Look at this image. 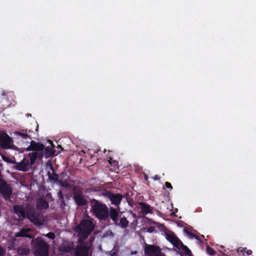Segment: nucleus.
<instances>
[{"label":"nucleus","instance_id":"1","mask_svg":"<svg viewBox=\"0 0 256 256\" xmlns=\"http://www.w3.org/2000/svg\"><path fill=\"white\" fill-rule=\"evenodd\" d=\"M14 210L20 220H23L27 218L36 226H39L44 224V220L43 215L34 208L26 212L24 205L18 204L14 206Z\"/></svg>","mask_w":256,"mask_h":256},{"label":"nucleus","instance_id":"2","mask_svg":"<svg viewBox=\"0 0 256 256\" xmlns=\"http://www.w3.org/2000/svg\"><path fill=\"white\" fill-rule=\"evenodd\" d=\"M92 210L94 215L100 220H106L109 216L108 208L106 204L96 199L90 200Z\"/></svg>","mask_w":256,"mask_h":256},{"label":"nucleus","instance_id":"3","mask_svg":"<svg viewBox=\"0 0 256 256\" xmlns=\"http://www.w3.org/2000/svg\"><path fill=\"white\" fill-rule=\"evenodd\" d=\"M95 224L92 219H84L75 227L74 231L78 233L80 238L86 239L94 230Z\"/></svg>","mask_w":256,"mask_h":256},{"label":"nucleus","instance_id":"4","mask_svg":"<svg viewBox=\"0 0 256 256\" xmlns=\"http://www.w3.org/2000/svg\"><path fill=\"white\" fill-rule=\"evenodd\" d=\"M32 244L37 256H48V245L42 238H38L33 240Z\"/></svg>","mask_w":256,"mask_h":256},{"label":"nucleus","instance_id":"5","mask_svg":"<svg viewBox=\"0 0 256 256\" xmlns=\"http://www.w3.org/2000/svg\"><path fill=\"white\" fill-rule=\"evenodd\" d=\"M73 200L78 206H84L88 204V196H85L83 192L78 188H74L72 192Z\"/></svg>","mask_w":256,"mask_h":256},{"label":"nucleus","instance_id":"6","mask_svg":"<svg viewBox=\"0 0 256 256\" xmlns=\"http://www.w3.org/2000/svg\"><path fill=\"white\" fill-rule=\"evenodd\" d=\"M102 194L108 198L112 204L114 205L118 208V210H120V204L124 198L122 194L118 193L114 194L110 191L104 190L102 192Z\"/></svg>","mask_w":256,"mask_h":256},{"label":"nucleus","instance_id":"7","mask_svg":"<svg viewBox=\"0 0 256 256\" xmlns=\"http://www.w3.org/2000/svg\"><path fill=\"white\" fill-rule=\"evenodd\" d=\"M0 193L6 200H10L12 194L11 186L3 179H0Z\"/></svg>","mask_w":256,"mask_h":256},{"label":"nucleus","instance_id":"8","mask_svg":"<svg viewBox=\"0 0 256 256\" xmlns=\"http://www.w3.org/2000/svg\"><path fill=\"white\" fill-rule=\"evenodd\" d=\"M144 254L146 256H160V254H164L162 252L160 246L151 245L146 244L144 247Z\"/></svg>","mask_w":256,"mask_h":256},{"label":"nucleus","instance_id":"9","mask_svg":"<svg viewBox=\"0 0 256 256\" xmlns=\"http://www.w3.org/2000/svg\"><path fill=\"white\" fill-rule=\"evenodd\" d=\"M12 142V138L8 134L4 132L0 133V146L2 148L4 149L10 148Z\"/></svg>","mask_w":256,"mask_h":256},{"label":"nucleus","instance_id":"10","mask_svg":"<svg viewBox=\"0 0 256 256\" xmlns=\"http://www.w3.org/2000/svg\"><path fill=\"white\" fill-rule=\"evenodd\" d=\"M44 148V146L39 142H36L34 140H32L30 145L26 148L27 151H34V152H38L43 153Z\"/></svg>","mask_w":256,"mask_h":256},{"label":"nucleus","instance_id":"11","mask_svg":"<svg viewBox=\"0 0 256 256\" xmlns=\"http://www.w3.org/2000/svg\"><path fill=\"white\" fill-rule=\"evenodd\" d=\"M14 164H16L14 166L16 170L22 172H26L28 170L30 162L28 160L24 158L20 162H17L14 161Z\"/></svg>","mask_w":256,"mask_h":256},{"label":"nucleus","instance_id":"12","mask_svg":"<svg viewBox=\"0 0 256 256\" xmlns=\"http://www.w3.org/2000/svg\"><path fill=\"white\" fill-rule=\"evenodd\" d=\"M176 248L179 250L178 253L181 256H183V254H184L186 256H192V254L190 250L186 246H184L182 242L180 244H178V248Z\"/></svg>","mask_w":256,"mask_h":256},{"label":"nucleus","instance_id":"13","mask_svg":"<svg viewBox=\"0 0 256 256\" xmlns=\"http://www.w3.org/2000/svg\"><path fill=\"white\" fill-rule=\"evenodd\" d=\"M166 238L172 244L175 248H178V244H180V243L181 242V241L175 236L173 232L166 234Z\"/></svg>","mask_w":256,"mask_h":256},{"label":"nucleus","instance_id":"14","mask_svg":"<svg viewBox=\"0 0 256 256\" xmlns=\"http://www.w3.org/2000/svg\"><path fill=\"white\" fill-rule=\"evenodd\" d=\"M138 205L143 214L146 215L149 213H152V208L150 204L144 202H138Z\"/></svg>","mask_w":256,"mask_h":256},{"label":"nucleus","instance_id":"15","mask_svg":"<svg viewBox=\"0 0 256 256\" xmlns=\"http://www.w3.org/2000/svg\"><path fill=\"white\" fill-rule=\"evenodd\" d=\"M108 212L110 218L114 222V224H116V222H118V210L116 208L111 206L110 208V209H108Z\"/></svg>","mask_w":256,"mask_h":256},{"label":"nucleus","instance_id":"16","mask_svg":"<svg viewBox=\"0 0 256 256\" xmlns=\"http://www.w3.org/2000/svg\"><path fill=\"white\" fill-rule=\"evenodd\" d=\"M30 164L32 165L34 164L36 160L38 158L39 160H41L44 156V154L38 152H32L29 154Z\"/></svg>","mask_w":256,"mask_h":256},{"label":"nucleus","instance_id":"17","mask_svg":"<svg viewBox=\"0 0 256 256\" xmlns=\"http://www.w3.org/2000/svg\"><path fill=\"white\" fill-rule=\"evenodd\" d=\"M49 206L48 203L44 198H40L36 202V208L40 210H46Z\"/></svg>","mask_w":256,"mask_h":256},{"label":"nucleus","instance_id":"18","mask_svg":"<svg viewBox=\"0 0 256 256\" xmlns=\"http://www.w3.org/2000/svg\"><path fill=\"white\" fill-rule=\"evenodd\" d=\"M50 169L52 170V172L51 173L50 172H48V180L54 182H58L59 180L58 176L55 172L52 166H50Z\"/></svg>","mask_w":256,"mask_h":256},{"label":"nucleus","instance_id":"19","mask_svg":"<svg viewBox=\"0 0 256 256\" xmlns=\"http://www.w3.org/2000/svg\"><path fill=\"white\" fill-rule=\"evenodd\" d=\"M128 221L127 220L126 218L123 216L122 217L120 216V220L118 219V222L116 225L120 226L122 228H125L128 226Z\"/></svg>","mask_w":256,"mask_h":256},{"label":"nucleus","instance_id":"20","mask_svg":"<svg viewBox=\"0 0 256 256\" xmlns=\"http://www.w3.org/2000/svg\"><path fill=\"white\" fill-rule=\"evenodd\" d=\"M88 253V248L85 246H78L76 250V256Z\"/></svg>","mask_w":256,"mask_h":256},{"label":"nucleus","instance_id":"21","mask_svg":"<svg viewBox=\"0 0 256 256\" xmlns=\"http://www.w3.org/2000/svg\"><path fill=\"white\" fill-rule=\"evenodd\" d=\"M30 232V229L28 228H22L16 234V236L18 237H26L30 238L32 236L28 234V232Z\"/></svg>","mask_w":256,"mask_h":256},{"label":"nucleus","instance_id":"22","mask_svg":"<svg viewBox=\"0 0 256 256\" xmlns=\"http://www.w3.org/2000/svg\"><path fill=\"white\" fill-rule=\"evenodd\" d=\"M17 253L20 256L28 255L30 253V250L28 247L21 246L18 248Z\"/></svg>","mask_w":256,"mask_h":256},{"label":"nucleus","instance_id":"23","mask_svg":"<svg viewBox=\"0 0 256 256\" xmlns=\"http://www.w3.org/2000/svg\"><path fill=\"white\" fill-rule=\"evenodd\" d=\"M28 130H22L20 132L18 131L15 132V134L16 136H20L24 139H26L27 138H30L32 139V138L28 136L27 134Z\"/></svg>","mask_w":256,"mask_h":256},{"label":"nucleus","instance_id":"24","mask_svg":"<svg viewBox=\"0 0 256 256\" xmlns=\"http://www.w3.org/2000/svg\"><path fill=\"white\" fill-rule=\"evenodd\" d=\"M43 153L44 154V157L48 158L53 154V150L50 147L44 148V150H43Z\"/></svg>","mask_w":256,"mask_h":256},{"label":"nucleus","instance_id":"25","mask_svg":"<svg viewBox=\"0 0 256 256\" xmlns=\"http://www.w3.org/2000/svg\"><path fill=\"white\" fill-rule=\"evenodd\" d=\"M10 104L9 102H7V98H1L0 102V106L2 108H4L6 106H10Z\"/></svg>","mask_w":256,"mask_h":256},{"label":"nucleus","instance_id":"26","mask_svg":"<svg viewBox=\"0 0 256 256\" xmlns=\"http://www.w3.org/2000/svg\"><path fill=\"white\" fill-rule=\"evenodd\" d=\"M58 197L59 200H60L62 204L66 205L64 196L61 190L58 191Z\"/></svg>","mask_w":256,"mask_h":256},{"label":"nucleus","instance_id":"27","mask_svg":"<svg viewBox=\"0 0 256 256\" xmlns=\"http://www.w3.org/2000/svg\"><path fill=\"white\" fill-rule=\"evenodd\" d=\"M206 252L210 256H214L216 254L215 250L208 246H206Z\"/></svg>","mask_w":256,"mask_h":256},{"label":"nucleus","instance_id":"28","mask_svg":"<svg viewBox=\"0 0 256 256\" xmlns=\"http://www.w3.org/2000/svg\"><path fill=\"white\" fill-rule=\"evenodd\" d=\"M184 230L186 233H187L188 234H190L192 237L194 238L196 240H198L199 241L202 242L199 236H197L196 234L190 233L188 230H187L186 229H184Z\"/></svg>","mask_w":256,"mask_h":256},{"label":"nucleus","instance_id":"29","mask_svg":"<svg viewBox=\"0 0 256 256\" xmlns=\"http://www.w3.org/2000/svg\"><path fill=\"white\" fill-rule=\"evenodd\" d=\"M60 184L64 188H67L68 186V183L66 180H58Z\"/></svg>","mask_w":256,"mask_h":256},{"label":"nucleus","instance_id":"30","mask_svg":"<svg viewBox=\"0 0 256 256\" xmlns=\"http://www.w3.org/2000/svg\"><path fill=\"white\" fill-rule=\"evenodd\" d=\"M45 236L51 240H54L56 238L55 234L52 232H50L48 233L47 234H46L45 235Z\"/></svg>","mask_w":256,"mask_h":256},{"label":"nucleus","instance_id":"31","mask_svg":"<svg viewBox=\"0 0 256 256\" xmlns=\"http://www.w3.org/2000/svg\"><path fill=\"white\" fill-rule=\"evenodd\" d=\"M2 159L5 162H8L11 164H14V160H10V158H8V157L4 156H2Z\"/></svg>","mask_w":256,"mask_h":256},{"label":"nucleus","instance_id":"32","mask_svg":"<svg viewBox=\"0 0 256 256\" xmlns=\"http://www.w3.org/2000/svg\"><path fill=\"white\" fill-rule=\"evenodd\" d=\"M155 230H156L155 227L152 226H150V227L148 228H147V232L150 233L153 232H155Z\"/></svg>","mask_w":256,"mask_h":256},{"label":"nucleus","instance_id":"33","mask_svg":"<svg viewBox=\"0 0 256 256\" xmlns=\"http://www.w3.org/2000/svg\"><path fill=\"white\" fill-rule=\"evenodd\" d=\"M165 186L167 188H169L170 190H172V186L170 182H166Z\"/></svg>","mask_w":256,"mask_h":256},{"label":"nucleus","instance_id":"34","mask_svg":"<svg viewBox=\"0 0 256 256\" xmlns=\"http://www.w3.org/2000/svg\"><path fill=\"white\" fill-rule=\"evenodd\" d=\"M5 254V250L3 248L0 246V256H3Z\"/></svg>","mask_w":256,"mask_h":256},{"label":"nucleus","instance_id":"35","mask_svg":"<svg viewBox=\"0 0 256 256\" xmlns=\"http://www.w3.org/2000/svg\"><path fill=\"white\" fill-rule=\"evenodd\" d=\"M252 254V251L251 250H248L246 251V254L248 255H250Z\"/></svg>","mask_w":256,"mask_h":256},{"label":"nucleus","instance_id":"36","mask_svg":"<svg viewBox=\"0 0 256 256\" xmlns=\"http://www.w3.org/2000/svg\"><path fill=\"white\" fill-rule=\"evenodd\" d=\"M99 151H100V149L96 150L94 151V154H98Z\"/></svg>","mask_w":256,"mask_h":256},{"label":"nucleus","instance_id":"37","mask_svg":"<svg viewBox=\"0 0 256 256\" xmlns=\"http://www.w3.org/2000/svg\"><path fill=\"white\" fill-rule=\"evenodd\" d=\"M112 158H110V160H109V162H110V164H112Z\"/></svg>","mask_w":256,"mask_h":256},{"label":"nucleus","instance_id":"38","mask_svg":"<svg viewBox=\"0 0 256 256\" xmlns=\"http://www.w3.org/2000/svg\"><path fill=\"white\" fill-rule=\"evenodd\" d=\"M154 179L155 180H158V179H159V178H158V176H155V177H154Z\"/></svg>","mask_w":256,"mask_h":256},{"label":"nucleus","instance_id":"39","mask_svg":"<svg viewBox=\"0 0 256 256\" xmlns=\"http://www.w3.org/2000/svg\"><path fill=\"white\" fill-rule=\"evenodd\" d=\"M144 178L146 180H147L148 178V176H144Z\"/></svg>","mask_w":256,"mask_h":256},{"label":"nucleus","instance_id":"40","mask_svg":"<svg viewBox=\"0 0 256 256\" xmlns=\"http://www.w3.org/2000/svg\"><path fill=\"white\" fill-rule=\"evenodd\" d=\"M26 116H32V115H31V114H26Z\"/></svg>","mask_w":256,"mask_h":256},{"label":"nucleus","instance_id":"41","mask_svg":"<svg viewBox=\"0 0 256 256\" xmlns=\"http://www.w3.org/2000/svg\"><path fill=\"white\" fill-rule=\"evenodd\" d=\"M200 238H204V235H201V236H200Z\"/></svg>","mask_w":256,"mask_h":256},{"label":"nucleus","instance_id":"42","mask_svg":"<svg viewBox=\"0 0 256 256\" xmlns=\"http://www.w3.org/2000/svg\"><path fill=\"white\" fill-rule=\"evenodd\" d=\"M2 95L4 96H6V94H5L4 92H2Z\"/></svg>","mask_w":256,"mask_h":256},{"label":"nucleus","instance_id":"43","mask_svg":"<svg viewBox=\"0 0 256 256\" xmlns=\"http://www.w3.org/2000/svg\"><path fill=\"white\" fill-rule=\"evenodd\" d=\"M38 125H37V126H36V130H38Z\"/></svg>","mask_w":256,"mask_h":256},{"label":"nucleus","instance_id":"44","mask_svg":"<svg viewBox=\"0 0 256 256\" xmlns=\"http://www.w3.org/2000/svg\"><path fill=\"white\" fill-rule=\"evenodd\" d=\"M28 132H32V130L31 131L30 130H28Z\"/></svg>","mask_w":256,"mask_h":256},{"label":"nucleus","instance_id":"45","mask_svg":"<svg viewBox=\"0 0 256 256\" xmlns=\"http://www.w3.org/2000/svg\"><path fill=\"white\" fill-rule=\"evenodd\" d=\"M106 152V150L104 149V152L105 153Z\"/></svg>","mask_w":256,"mask_h":256}]
</instances>
